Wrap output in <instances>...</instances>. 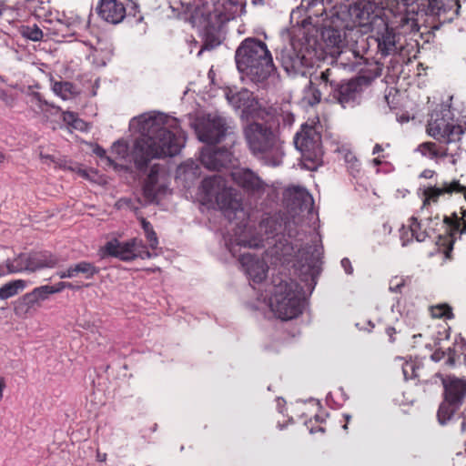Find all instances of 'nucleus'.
I'll return each mask as SVG.
<instances>
[{
  "label": "nucleus",
  "instance_id": "1",
  "mask_svg": "<svg viewBox=\"0 0 466 466\" xmlns=\"http://www.w3.org/2000/svg\"><path fill=\"white\" fill-rule=\"evenodd\" d=\"M131 127H137L141 137L135 142L133 158L137 168L147 167L153 158L177 155L185 146L186 135L176 118L162 113H147L134 117Z\"/></svg>",
  "mask_w": 466,
  "mask_h": 466
},
{
  "label": "nucleus",
  "instance_id": "2",
  "mask_svg": "<svg viewBox=\"0 0 466 466\" xmlns=\"http://www.w3.org/2000/svg\"><path fill=\"white\" fill-rule=\"evenodd\" d=\"M171 7L202 18L207 27L220 28L246 12V0H172Z\"/></svg>",
  "mask_w": 466,
  "mask_h": 466
},
{
  "label": "nucleus",
  "instance_id": "3",
  "mask_svg": "<svg viewBox=\"0 0 466 466\" xmlns=\"http://www.w3.org/2000/svg\"><path fill=\"white\" fill-rule=\"evenodd\" d=\"M235 60L242 77L254 83L265 81L275 70L267 45L257 38L244 39L236 50Z\"/></svg>",
  "mask_w": 466,
  "mask_h": 466
},
{
  "label": "nucleus",
  "instance_id": "4",
  "mask_svg": "<svg viewBox=\"0 0 466 466\" xmlns=\"http://www.w3.org/2000/svg\"><path fill=\"white\" fill-rule=\"evenodd\" d=\"M244 137L253 157L263 165H281L284 157L283 142L269 126L251 122L244 127Z\"/></svg>",
  "mask_w": 466,
  "mask_h": 466
},
{
  "label": "nucleus",
  "instance_id": "5",
  "mask_svg": "<svg viewBox=\"0 0 466 466\" xmlns=\"http://www.w3.org/2000/svg\"><path fill=\"white\" fill-rule=\"evenodd\" d=\"M200 195L204 202H215L230 220L238 214H244L239 194L228 187L220 175L205 178L201 184Z\"/></svg>",
  "mask_w": 466,
  "mask_h": 466
},
{
  "label": "nucleus",
  "instance_id": "6",
  "mask_svg": "<svg viewBox=\"0 0 466 466\" xmlns=\"http://www.w3.org/2000/svg\"><path fill=\"white\" fill-rule=\"evenodd\" d=\"M269 292L268 306L277 318L289 320L302 313V289L297 282L280 280L273 285Z\"/></svg>",
  "mask_w": 466,
  "mask_h": 466
},
{
  "label": "nucleus",
  "instance_id": "7",
  "mask_svg": "<svg viewBox=\"0 0 466 466\" xmlns=\"http://www.w3.org/2000/svg\"><path fill=\"white\" fill-rule=\"evenodd\" d=\"M426 132L440 144L450 146L459 151L464 129L454 120L450 106L442 105L439 110H434L430 115Z\"/></svg>",
  "mask_w": 466,
  "mask_h": 466
},
{
  "label": "nucleus",
  "instance_id": "8",
  "mask_svg": "<svg viewBox=\"0 0 466 466\" xmlns=\"http://www.w3.org/2000/svg\"><path fill=\"white\" fill-rule=\"evenodd\" d=\"M445 399L439 407L437 417L441 425L451 421L466 396V380L448 376L442 379Z\"/></svg>",
  "mask_w": 466,
  "mask_h": 466
},
{
  "label": "nucleus",
  "instance_id": "9",
  "mask_svg": "<svg viewBox=\"0 0 466 466\" xmlns=\"http://www.w3.org/2000/svg\"><path fill=\"white\" fill-rule=\"evenodd\" d=\"M294 144L296 148L300 151L304 161L312 163V166H307L309 169H314L321 162L323 155L321 137L313 127L303 125L301 130L294 137Z\"/></svg>",
  "mask_w": 466,
  "mask_h": 466
},
{
  "label": "nucleus",
  "instance_id": "10",
  "mask_svg": "<svg viewBox=\"0 0 466 466\" xmlns=\"http://www.w3.org/2000/svg\"><path fill=\"white\" fill-rule=\"evenodd\" d=\"M352 24L361 28L362 33H369L378 25H383V17L377 12V7L370 1L362 0L349 9Z\"/></svg>",
  "mask_w": 466,
  "mask_h": 466
},
{
  "label": "nucleus",
  "instance_id": "11",
  "mask_svg": "<svg viewBox=\"0 0 466 466\" xmlns=\"http://www.w3.org/2000/svg\"><path fill=\"white\" fill-rule=\"evenodd\" d=\"M104 249L107 255L124 261H130L137 258L146 259L153 257L143 241L137 238H132L127 242L112 240L106 244Z\"/></svg>",
  "mask_w": 466,
  "mask_h": 466
},
{
  "label": "nucleus",
  "instance_id": "12",
  "mask_svg": "<svg viewBox=\"0 0 466 466\" xmlns=\"http://www.w3.org/2000/svg\"><path fill=\"white\" fill-rule=\"evenodd\" d=\"M167 190V174L158 164L151 167L150 172L146 179L143 192L146 199L154 202Z\"/></svg>",
  "mask_w": 466,
  "mask_h": 466
},
{
  "label": "nucleus",
  "instance_id": "13",
  "mask_svg": "<svg viewBox=\"0 0 466 466\" xmlns=\"http://www.w3.org/2000/svg\"><path fill=\"white\" fill-rule=\"evenodd\" d=\"M226 129V120L223 117L208 115L197 127V134L200 141L215 144L225 136Z\"/></svg>",
  "mask_w": 466,
  "mask_h": 466
},
{
  "label": "nucleus",
  "instance_id": "14",
  "mask_svg": "<svg viewBox=\"0 0 466 466\" xmlns=\"http://www.w3.org/2000/svg\"><path fill=\"white\" fill-rule=\"evenodd\" d=\"M233 181L248 194L260 196L268 184L249 168H236L231 172Z\"/></svg>",
  "mask_w": 466,
  "mask_h": 466
},
{
  "label": "nucleus",
  "instance_id": "15",
  "mask_svg": "<svg viewBox=\"0 0 466 466\" xmlns=\"http://www.w3.org/2000/svg\"><path fill=\"white\" fill-rule=\"evenodd\" d=\"M461 192L466 199V187L461 185L458 180L444 182L440 187H429L422 192L421 210L428 208L431 204H437L439 198L443 195H451Z\"/></svg>",
  "mask_w": 466,
  "mask_h": 466
},
{
  "label": "nucleus",
  "instance_id": "16",
  "mask_svg": "<svg viewBox=\"0 0 466 466\" xmlns=\"http://www.w3.org/2000/svg\"><path fill=\"white\" fill-rule=\"evenodd\" d=\"M200 160L207 168L219 170L222 167H228L232 165L234 157L228 149H216L213 147L208 146L202 149Z\"/></svg>",
  "mask_w": 466,
  "mask_h": 466
},
{
  "label": "nucleus",
  "instance_id": "17",
  "mask_svg": "<svg viewBox=\"0 0 466 466\" xmlns=\"http://www.w3.org/2000/svg\"><path fill=\"white\" fill-rule=\"evenodd\" d=\"M227 99L235 108L241 109L242 114L247 117L254 118L258 116V103L250 91L247 89H241L238 92L229 90L227 93Z\"/></svg>",
  "mask_w": 466,
  "mask_h": 466
},
{
  "label": "nucleus",
  "instance_id": "18",
  "mask_svg": "<svg viewBox=\"0 0 466 466\" xmlns=\"http://www.w3.org/2000/svg\"><path fill=\"white\" fill-rule=\"evenodd\" d=\"M281 64L289 75L304 76L306 68L311 65V62L305 55L297 52L295 49H288L282 52Z\"/></svg>",
  "mask_w": 466,
  "mask_h": 466
},
{
  "label": "nucleus",
  "instance_id": "19",
  "mask_svg": "<svg viewBox=\"0 0 466 466\" xmlns=\"http://www.w3.org/2000/svg\"><path fill=\"white\" fill-rule=\"evenodd\" d=\"M376 35L378 49L382 56H388L397 50V35L383 19V25H378L371 31Z\"/></svg>",
  "mask_w": 466,
  "mask_h": 466
},
{
  "label": "nucleus",
  "instance_id": "20",
  "mask_svg": "<svg viewBox=\"0 0 466 466\" xmlns=\"http://www.w3.org/2000/svg\"><path fill=\"white\" fill-rule=\"evenodd\" d=\"M239 261L246 274L253 282L260 283L265 279L268 266L263 259L258 258L249 253H245L241 255Z\"/></svg>",
  "mask_w": 466,
  "mask_h": 466
},
{
  "label": "nucleus",
  "instance_id": "21",
  "mask_svg": "<svg viewBox=\"0 0 466 466\" xmlns=\"http://www.w3.org/2000/svg\"><path fill=\"white\" fill-rule=\"evenodd\" d=\"M97 14L104 21L116 25L126 16V9L122 3L116 0H101L97 6Z\"/></svg>",
  "mask_w": 466,
  "mask_h": 466
},
{
  "label": "nucleus",
  "instance_id": "22",
  "mask_svg": "<svg viewBox=\"0 0 466 466\" xmlns=\"http://www.w3.org/2000/svg\"><path fill=\"white\" fill-rule=\"evenodd\" d=\"M417 150L424 157L430 159H443L445 157H451V164H456L455 156L458 150L450 146L440 144L439 146L434 142L421 143Z\"/></svg>",
  "mask_w": 466,
  "mask_h": 466
},
{
  "label": "nucleus",
  "instance_id": "23",
  "mask_svg": "<svg viewBox=\"0 0 466 466\" xmlns=\"http://www.w3.org/2000/svg\"><path fill=\"white\" fill-rule=\"evenodd\" d=\"M278 227H280V225L278 223V220L274 217H268L264 218L259 224L260 231L265 232V238L261 237L248 239L245 237L240 236L236 239V242L238 245L247 248L261 247L264 245V240H268L273 235V233L278 230Z\"/></svg>",
  "mask_w": 466,
  "mask_h": 466
},
{
  "label": "nucleus",
  "instance_id": "24",
  "mask_svg": "<svg viewBox=\"0 0 466 466\" xmlns=\"http://www.w3.org/2000/svg\"><path fill=\"white\" fill-rule=\"evenodd\" d=\"M4 267L7 274L20 273L23 271L34 272L31 254H20L13 259L5 260Z\"/></svg>",
  "mask_w": 466,
  "mask_h": 466
},
{
  "label": "nucleus",
  "instance_id": "25",
  "mask_svg": "<svg viewBox=\"0 0 466 466\" xmlns=\"http://www.w3.org/2000/svg\"><path fill=\"white\" fill-rule=\"evenodd\" d=\"M357 84L354 81L336 85L331 91L333 98L336 99L342 106H345L356 97Z\"/></svg>",
  "mask_w": 466,
  "mask_h": 466
},
{
  "label": "nucleus",
  "instance_id": "26",
  "mask_svg": "<svg viewBox=\"0 0 466 466\" xmlns=\"http://www.w3.org/2000/svg\"><path fill=\"white\" fill-rule=\"evenodd\" d=\"M50 295L49 285H44L35 288L31 292L26 293L23 297V299L29 308H32L40 305V303L46 300Z\"/></svg>",
  "mask_w": 466,
  "mask_h": 466
},
{
  "label": "nucleus",
  "instance_id": "27",
  "mask_svg": "<svg viewBox=\"0 0 466 466\" xmlns=\"http://www.w3.org/2000/svg\"><path fill=\"white\" fill-rule=\"evenodd\" d=\"M52 90L63 100L71 99L78 94L76 87L72 83L66 81L52 80Z\"/></svg>",
  "mask_w": 466,
  "mask_h": 466
},
{
  "label": "nucleus",
  "instance_id": "28",
  "mask_svg": "<svg viewBox=\"0 0 466 466\" xmlns=\"http://www.w3.org/2000/svg\"><path fill=\"white\" fill-rule=\"evenodd\" d=\"M31 256L34 272L45 268H54L58 262V259L49 252L33 253Z\"/></svg>",
  "mask_w": 466,
  "mask_h": 466
},
{
  "label": "nucleus",
  "instance_id": "29",
  "mask_svg": "<svg viewBox=\"0 0 466 466\" xmlns=\"http://www.w3.org/2000/svg\"><path fill=\"white\" fill-rule=\"evenodd\" d=\"M27 286V282L24 279H15L4 284L0 288V299H7L17 295Z\"/></svg>",
  "mask_w": 466,
  "mask_h": 466
},
{
  "label": "nucleus",
  "instance_id": "30",
  "mask_svg": "<svg viewBox=\"0 0 466 466\" xmlns=\"http://www.w3.org/2000/svg\"><path fill=\"white\" fill-rule=\"evenodd\" d=\"M445 364L451 367L464 365L466 367V341L457 343L453 353L450 354Z\"/></svg>",
  "mask_w": 466,
  "mask_h": 466
},
{
  "label": "nucleus",
  "instance_id": "31",
  "mask_svg": "<svg viewBox=\"0 0 466 466\" xmlns=\"http://www.w3.org/2000/svg\"><path fill=\"white\" fill-rule=\"evenodd\" d=\"M73 277L82 275L85 279H92L99 272V269L92 263L87 261H81L76 264L71 265Z\"/></svg>",
  "mask_w": 466,
  "mask_h": 466
},
{
  "label": "nucleus",
  "instance_id": "32",
  "mask_svg": "<svg viewBox=\"0 0 466 466\" xmlns=\"http://www.w3.org/2000/svg\"><path fill=\"white\" fill-rule=\"evenodd\" d=\"M274 254L278 256L280 259L283 258L284 261H289V257H296L298 259L302 260L303 259V254L300 250H298L297 252L294 250V247L286 242L285 244L282 243L280 240L279 241V244L275 247Z\"/></svg>",
  "mask_w": 466,
  "mask_h": 466
},
{
  "label": "nucleus",
  "instance_id": "33",
  "mask_svg": "<svg viewBox=\"0 0 466 466\" xmlns=\"http://www.w3.org/2000/svg\"><path fill=\"white\" fill-rule=\"evenodd\" d=\"M395 23L398 24L397 26L405 33L419 31V26L414 15H410L409 13L400 15V19Z\"/></svg>",
  "mask_w": 466,
  "mask_h": 466
},
{
  "label": "nucleus",
  "instance_id": "34",
  "mask_svg": "<svg viewBox=\"0 0 466 466\" xmlns=\"http://www.w3.org/2000/svg\"><path fill=\"white\" fill-rule=\"evenodd\" d=\"M63 120L66 124L68 125V127L80 131H86L87 129V125L86 122L78 118V116L73 112H63Z\"/></svg>",
  "mask_w": 466,
  "mask_h": 466
},
{
  "label": "nucleus",
  "instance_id": "35",
  "mask_svg": "<svg viewBox=\"0 0 466 466\" xmlns=\"http://www.w3.org/2000/svg\"><path fill=\"white\" fill-rule=\"evenodd\" d=\"M140 223H141L142 228L144 229V232H145V235H146V238H147L149 247L152 249H156L158 245V239H157V234L155 232L151 223L148 222L144 218H140Z\"/></svg>",
  "mask_w": 466,
  "mask_h": 466
},
{
  "label": "nucleus",
  "instance_id": "36",
  "mask_svg": "<svg viewBox=\"0 0 466 466\" xmlns=\"http://www.w3.org/2000/svg\"><path fill=\"white\" fill-rule=\"evenodd\" d=\"M111 156L116 160H126L128 157V146L123 140L116 141L111 147Z\"/></svg>",
  "mask_w": 466,
  "mask_h": 466
},
{
  "label": "nucleus",
  "instance_id": "37",
  "mask_svg": "<svg viewBox=\"0 0 466 466\" xmlns=\"http://www.w3.org/2000/svg\"><path fill=\"white\" fill-rule=\"evenodd\" d=\"M323 36L327 46L336 47L338 49L342 46L343 40L341 35L337 30H326Z\"/></svg>",
  "mask_w": 466,
  "mask_h": 466
},
{
  "label": "nucleus",
  "instance_id": "38",
  "mask_svg": "<svg viewBox=\"0 0 466 466\" xmlns=\"http://www.w3.org/2000/svg\"><path fill=\"white\" fill-rule=\"evenodd\" d=\"M410 237L418 242H422L427 238V232L421 229L420 223L416 218L412 217L410 223Z\"/></svg>",
  "mask_w": 466,
  "mask_h": 466
},
{
  "label": "nucleus",
  "instance_id": "39",
  "mask_svg": "<svg viewBox=\"0 0 466 466\" xmlns=\"http://www.w3.org/2000/svg\"><path fill=\"white\" fill-rule=\"evenodd\" d=\"M431 315L435 319H451L453 314L451 312V308L447 304H439L435 306H431L430 308Z\"/></svg>",
  "mask_w": 466,
  "mask_h": 466
},
{
  "label": "nucleus",
  "instance_id": "40",
  "mask_svg": "<svg viewBox=\"0 0 466 466\" xmlns=\"http://www.w3.org/2000/svg\"><path fill=\"white\" fill-rule=\"evenodd\" d=\"M332 76L331 69H326L325 71L321 72L320 76L319 77H316V80H318L320 86H323V88H325L327 91L330 92L334 89L337 84L333 80L330 79V76Z\"/></svg>",
  "mask_w": 466,
  "mask_h": 466
},
{
  "label": "nucleus",
  "instance_id": "41",
  "mask_svg": "<svg viewBox=\"0 0 466 466\" xmlns=\"http://www.w3.org/2000/svg\"><path fill=\"white\" fill-rule=\"evenodd\" d=\"M22 35L24 37L32 41H40L44 35L42 30L35 25L23 27Z\"/></svg>",
  "mask_w": 466,
  "mask_h": 466
},
{
  "label": "nucleus",
  "instance_id": "42",
  "mask_svg": "<svg viewBox=\"0 0 466 466\" xmlns=\"http://www.w3.org/2000/svg\"><path fill=\"white\" fill-rule=\"evenodd\" d=\"M321 99L320 92L312 86V81H309V86L307 88L304 96V100L310 106L319 103Z\"/></svg>",
  "mask_w": 466,
  "mask_h": 466
},
{
  "label": "nucleus",
  "instance_id": "43",
  "mask_svg": "<svg viewBox=\"0 0 466 466\" xmlns=\"http://www.w3.org/2000/svg\"><path fill=\"white\" fill-rule=\"evenodd\" d=\"M401 369L405 380L418 377V367L414 361H404L401 365Z\"/></svg>",
  "mask_w": 466,
  "mask_h": 466
},
{
  "label": "nucleus",
  "instance_id": "44",
  "mask_svg": "<svg viewBox=\"0 0 466 466\" xmlns=\"http://www.w3.org/2000/svg\"><path fill=\"white\" fill-rule=\"evenodd\" d=\"M344 160L347 164L349 170L352 174L359 171L360 166V161L350 151H344Z\"/></svg>",
  "mask_w": 466,
  "mask_h": 466
},
{
  "label": "nucleus",
  "instance_id": "45",
  "mask_svg": "<svg viewBox=\"0 0 466 466\" xmlns=\"http://www.w3.org/2000/svg\"><path fill=\"white\" fill-rule=\"evenodd\" d=\"M94 154H96L97 157H99L102 160L106 162V164L109 167H112L113 168L116 169L117 166L115 163V159H113L112 157L107 156L106 150L99 147L96 146L93 149Z\"/></svg>",
  "mask_w": 466,
  "mask_h": 466
},
{
  "label": "nucleus",
  "instance_id": "46",
  "mask_svg": "<svg viewBox=\"0 0 466 466\" xmlns=\"http://www.w3.org/2000/svg\"><path fill=\"white\" fill-rule=\"evenodd\" d=\"M295 193L298 194L301 198L302 205L309 207L313 203V198L311 195L306 191L304 188L299 187H296L293 188Z\"/></svg>",
  "mask_w": 466,
  "mask_h": 466
},
{
  "label": "nucleus",
  "instance_id": "47",
  "mask_svg": "<svg viewBox=\"0 0 466 466\" xmlns=\"http://www.w3.org/2000/svg\"><path fill=\"white\" fill-rule=\"evenodd\" d=\"M406 279L402 277H393L390 281L389 289L391 292H400V289L405 286Z\"/></svg>",
  "mask_w": 466,
  "mask_h": 466
},
{
  "label": "nucleus",
  "instance_id": "48",
  "mask_svg": "<svg viewBox=\"0 0 466 466\" xmlns=\"http://www.w3.org/2000/svg\"><path fill=\"white\" fill-rule=\"evenodd\" d=\"M435 1V5L437 6V15H441V12H445L446 9L445 8H442V6L439 5L440 4H448L450 5L451 7H456L454 13L457 15L458 13V9L460 7V5H458V2L457 0H434Z\"/></svg>",
  "mask_w": 466,
  "mask_h": 466
},
{
  "label": "nucleus",
  "instance_id": "49",
  "mask_svg": "<svg viewBox=\"0 0 466 466\" xmlns=\"http://www.w3.org/2000/svg\"><path fill=\"white\" fill-rule=\"evenodd\" d=\"M72 288H73L72 284L68 283V282H58L55 286H50L49 285V290L51 292V295L55 294V293L61 292L65 289H72Z\"/></svg>",
  "mask_w": 466,
  "mask_h": 466
},
{
  "label": "nucleus",
  "instance_id": "50",
  "mask_svg": "<svg viewBox=\"0 0 466 466\" xmlns=\"http://www.w3.org/2000/svg\"><path fill=\"white\" fill-rule=\"evenodd\" d=\"M400 239L402 241V246H406L412 239L410 237V226L408 228L403 226L400 228Z\"/></svg>",
  "mask_w": 466,
  "mask_h": 466
},
{
  "label": "nucleus",
  "instance_id": "51",
  "mask_svg": "<svg viewBox=\"0 0 466 466\" xmlns=\"http://www.w3.org/2000/svg\"><path fill=\"white\" fill-rule=\"evenodd\" d=\"M0 100L5 105L12 106L15 103V97L7 94L6 91L0 89Z\"/></svg>",
  "mask_w": 466,
  "mask_h": 466
},
{
  "label": "nucleus",
  "instance_id": "52",
  "mask_svg": "<svg viewBox=\"0 0 466 466\" xmlns=\"http://www.w3.org/2000/svg\"><path fill=\"white\" fill-rule=\"evenodd\" d=\"M31 103L36 105L39 108H42L43 105L46 104L40 94L36 92L31 94Z\"/></svg>",
  "mask_w": 466,
  "mask_h": 466
},
{
  "label": "nucleus",
  "instance_id": "53",
  "mask_svg": "<svg viewBox=\"0 0 466 466\" xmlns=\"http://www.w3.org/2000/svg\"><path fill=\"white\" fill-rule=\"evenodd\" d=\"M56 275L60 278V279H73V272H72V268H71V266L68 267L66 269H64V270H60L56 273Z\"/></svg>",
  "mask_w": 466,
  "mask_h": 466
},
{
  "label": "nucleus",
  "instance_id": "54",
  "mask_svg": "<svg viewBox=\"0 0 466 466\" xmlns=\"http://www.w3.org/2000/svg\"><path fill=\"white\" fill-rule=\"evenodd\" d=\"M341 267L347 274H351L353 272V268L349 258H345L341 260Z\"/></svg>",
  "mask_w": 466,
  "mask_h": 466
},
{
  "label": "nucleus",
  "instance_id": "55",
  "mask_svg": "<svg viewBox=\"0 0 466 466\" xmlns=\"http://www.w3.org/2000/svg\"><path fill=\"white\" fill-rule=\"evenodd\" d=\"M5 387V380L3 378H0V400L3 398V392H4Z\"/></svg>",
  "mask_w": 466,
  "mask_h": 466
},
{
  "label": "nucleus",
  "instance_id": "56",
  "mask_svg": "<svg viewBox=\"0 0 466 466\" xmlns=\"http://www.w3.org/2000/svg\"><path fill=\"white\" fill-rule=\"evenodd\" d=\"M382 147L380 145V144H376L373 147V150H372V154L373 155H376L378 153H380V151H382Z\"/></svg>",
  "mask_w": 466,
  "mask_h": 466
},
{
  "label": "nucleus",
  "instance_id": "57",
  "mask_svg": "<svg viewBox=\"0 0 466 466\" xmlns=\"http://www.w3.org/2000/svg\"><path fill=\"white\" fill-rule=\"evenodd\" d=\"M433 172L431 170H425L421 173V177L429 178L432 177Z\"/></svg>",
  "mask_w": 466,
  "mask_h": 466
},
{
  "label": "nucleus",
  "instance_id": "58",
  "mask_svg": "<svg viewBox=\"0 0 466 466\" xmlns=\"http://www.w3.org/2000/svg\"><path fill=\"white\" fill-rule=\"evenodd\" d=\"M5 275H6V272H5L4 265H0V278L4 277Z\"/></svg>",
  "mask_w": 466,
  "mask_h": 466
},
{
  "label": "nucleus",
  "instance_id": "59",
  "mask_svg": "<svg viewBox=\"0 0 466 466\" xmlns=\"http://www.w3.org/2000/svg\"><path fill=\"white\" fill-rule=\"evenodd\" d=\"M79 23H80L79 18H78V17H76V18L73 20V22H72V23H70V25H73V26H76V24H79Z\"/></svg>",
  "mask_w": 466,
  "mask_h": 466
},
{
  "label": "nucleus",
  "instance_id": "60",
  "mask_svg": "<svg viewBox=\"0 0 466 466\" xmlns=\"http://www.w3.org/2000/svg\"><path fill=\"white\" fill-rule=\"evenodd\" d=\"M392 331H394V329H393V328H389V329H387V332H388V334L390 335V340H391V341H393V339H391V332H392Z\"/></svg>",
  "mask_w": 466,
  "mask_h": 466
},
{
  "label": "nucleus",
  "instance_id": "61",
  "mask_svg": "<svg viewBox=\"0 0 466 466\" xmlns=\"http://www.w3.org/2000/svg\"><path fill=\"white\" fill-rule=\"evenodd\" d=\"M374 163H375V165H380L381 161L379 158H375Z\"/></svg>",
  "mask_w": 466,
  "mask_h": 466
},
{
  "label": "nucleus",
  "instance_id": "62",
  "mask_svg": "<svg viewBox=\"0 0 466 466\" xmlns=\"http://www.w3.org/2000/svg\"><path fill=\"white\" fill-rule=\"evenodd\" d=\"M5 160V155L0 152V162H3Z\"/></svg>",
  "mask_w": 466,
  "mask_h": 466
},
{
  "label": "nucleus",
  "instance_id": "63",
  "mask_svg": "<svg viewBox=\"0 0 466 466\" xmlns=\"http://www.w3.org/2000/svg\"><path fill=\"white\" fill-rule=\"evenodd\" d=\"M345 418H346L347 421H349L350 419V415H345Z\"/></svg>",
  "mask_w": 466,
  "mask_h": 466
},
{
  "label": "nucleus",
  "instance_id": "64",
  "mask_svg": "<svg viewBox=\"0 0 466 466\" xmlns=\"http://www.w3.org/2000/svg\"><path fill=\"white\" fill-rule=\"evenodd\" d=\"M461 232H466V224H465L464 228L461 230Z\"/></svg>",
  "mask_w": 466,
  "mask_h": 466
}]
</instances>
